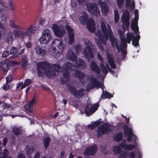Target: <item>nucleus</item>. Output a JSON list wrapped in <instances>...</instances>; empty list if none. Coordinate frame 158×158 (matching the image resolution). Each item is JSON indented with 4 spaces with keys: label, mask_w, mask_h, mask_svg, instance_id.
Returning a JSON list of instances; mask_svg holds the SVG:
<instances>
[{
    "label": "nucleus",
    "mask_w": 158,
    "mask_h": 158,
    "mask_svg": "<svg viewBox=\"0 0 158 158\" xmlns=\"http://www.w3.org/2000/svg\"><path fill=\"white\" fill-rule=\"evenodd\" d=\"M51 37V32L49 29H46L44 30L41 36L39 39L40 44H45L48 43Z\"/></svg>",
    "instance_id": "obj_9"
},
{
    "label": "nucleus",
    "mask_w": 158,
    "mask_h": 158,
    "mask_svg": "<svg viewBox=\"0 0 158 158\" xmlns=\"http://www.w3.org/2000/svg\"><path fill=\"white\" fill-rule=\"evenodd\" d=\"M126 5L127 6L130 3L131 0H126Z\"/></svg>",
    "instance_id": "obj_64"
},
{
    "label": "nucleus",
    "mask_w": 158,
    "mask_h": 158,
    "mask_svg": "<svg viewBox=\"0 0 158 158\" xmlns=\"http://www.w3.org/2000/svg\"><path fill=\"white\" fill-rule=\"evenodd\" d=\"M40 24L42 26L46 25L48 23V21L44 18H41L40 20Z\"/></svg>",
    "instance_id": "obj_41"
},
{
    "label": "nucleus",
    "mask_w": 158,
    "mask_h": 158,
    "mask_svg": "<svg viewBox=\"0 0 158 158\" xmlns=\"http://www.w3.org/2000/svg\"><path fill=\"white\" fill-rule=\"evenodd\" d=\"M46 52V50L42 48L39 46H36L35 48V53L38 56H44Z\"/></svg>",
    "instance_id": "obj_21"
},
{
    "label": "nucleus",
    "mask_w": 158,
    "mask_h": 158,
    "mask_svg": "<svg viewBox=\"0 0 158 158\" xmlns=\"http://www.w3.org/2000/svg\"><path fill=\"white\" fill-rule=\"evenodd\" d=\"M31 43L30 42H27L26 44V47L27 48H29L31 46Z\"/></svg>",
    "instance_id": "obj_58"
},
{
    "label": "nucleus",
    "mask_w": 158,
    "mask_h": 158,
    "mask_svg": "<svg viewBox=\"0 0 158 158\" xmlns=\"http://www.w3.org/2000/svg\"><path fill=\"white\" fill-rule=\"evenodd\" d=\"M7 8L5 4L2 2H0V10H5Z\"/></svg>",
    "instance_id": "obj_42"
},
{
    "label": "nucleus",
    "mask_w": 158,
    "mask_h": 158,
    "mask_svg": "<svg viewBox=\"0 0 158 158\" xmlns=\"http://www.w3.org/2000/svg\"><path fill=\"white\" fill-rule=\"evenodd\" d=\"M85 46L84 50L83 53L88 59L89 58H93L94 55L90 48V45L93 47H94L93 45L89 40H86L85 42Z\"/></svg>",
    "instance_id": "obj_10"
},
{
    "label": "nucleus",
    "mask_w": 158,
    "mask_h": 158,
    "mask_svg": "<svg viewBox=\"0 0 158 158\" xmlns=\"http://www.w3.org/2000/svg\"><path fill=\"white\" fill-rule=\"evenodd\" d=\"M101 27L102 34L99 30L97 31L95 33L96 37H95V39L98 47L102 51L104 50V48L103 46L101 45V44L105 45L106 41L108 39L109 37L113 47L116 48L118 51L119 52L121 51L124 55L126 54L127 43L130 44L132 39V44L133 45L136 47L139 45L140 35H138L135 37L132 33H128L127 34L126 39L121 37V43L119 48L117 45L116 40L113 36L110 26L108 25L106 26L105 23L103 22L101 23Z\"/></svg>",
    "instance_id": "obj_2"
},
{
    "label": "nucleus",
    "mask_w": 158,
    "mask_h": 158,
    "mask_svg": "<svg viewBox=\"0 0 158 158\" xmlns=\"http://www.w3.org/2000/svg\"><path fill=\"white\" fill-rule=\"evenodd\" d=\"M135 17L132 20L131 24L132 29L134 31L136 34L138 31V27L137 25L138 21L139 19L138 10H136L135 11Z\"/></svg>",
    "instance_id": "obj_14"
},
{
    "label": "nucleus",
    "mask_w": 158,
    "mask_h": 158,
    "mask_svg": "<svg viewBox=\"0 0 158 158\" xmlns=\"http://www.w3.org/2000/svg\"><path fill=\"white\" fill-rule=\"evenodd\" d=\"M87 28L89 31L93 33L95 30V27L94 21L91 19H89L87 22Z\"/></svg>",
    "instance_id": "obj_22"
},
{
    "label": "nucleus",
    "mask_w": 158,
    "mask_h": 158,
    "mask_svg": "<svg viewBox=\"0 0 158 158\" xmlns=\"http://www.w3.org/2000/svg\"><path fill=\"white\" fill-rule=\"evenodd\" d=\"M8 152L7 150L5 149L3 150V153H1L0 155V158H6L7 157Z\"/></svg>",
    "instance_id": "obj_36"
},
{
    "label": "nucleus",
    "mask_w": 158,
    "mask_h": 158,
    "mask_svg": "<svg viewBox=\"0 0 158 158\" xmlns=\"http://www.w3.org/2000/svg\"><path fill=\"white\" fill-rule=\"evenodd\" d=\"M97 150V146L94 145L87 148L84 152L85 155H91L94 154Z\"/></svg>",
    "instance_id": "obj_20"
},
{
    "label": "nucleus",
    "mask_w": 158,
    "mask_h": 158,
    "mask_svg": "<svg viewBox=\"0 0 158 158\" xmlns=\"http://www.w3.org/2000/svg\"><path fill=\"white\" fill-rule=\"evenodd\" d=\"M87 19V14L85 12H84L82 13L80 17L79 20L81 23L84 24L86 23Z\"/></svg>",
    "instance_id": "obj_23"
},
{
    "label": "nucleus",
    "mask_w": 158,
    "mask_h": 158,
    "mask_svg": "<svg viewBox=\"0 0 158 158\" xmlns=\"http://www.w3.org/2000/svg\"><path fill=\"white\" fill-rule=\"evenodd\" d=\"M110 126L107 123L101 125L97 129V136L99 137L110 131Z\"/></svg>",
    "instance_id": "obj_13"
},
{
    "label": "nucleus",
    "mask_w": 158,
    "mask_h": 158,
    "mask_svg": "<svg viewBox=\"0 0 158 158\" xmlns=\"http://www.w3.org/2000/svg\"><path fill=\"white\" fill-rule=\"evenodd\" d=\"M75 65H72L71 63L67 62L64 64L63 68L62 69L57 64H52L45 62H41L37 64V69L38 75L42 76L45 74L48 77L52 78L55 76L56 72H63V76L60 78V81L63 84H65L70 81L69 71L70 69L72 72V75L74 77H76L80 80L85 78L84 73L79 70H74V68L77 67L80 69H83L85 67L84 61L79 58L75 62Z\"/></svg>",
    "instance_id": "obj_1"
},
{
    "label": "nucleus",
    "mask_w": 158,
    "mask_h": 158,
    "mask_svg": "<svg viewBox=\"0 0 158 158\" xmlns=\"http://www.w3.org/2000/svg\"><path fill=\"white\" fill-rule=\"evenodd\" d=\"M8 55V53L7 51H4L2 54V56L3 57H6Z\"/></svg>",
    "instance_id": "obj_55"
},
{
    "label": "nucleus",
    "mask_w": 158,
    "mask_h": 158,
    "mask_svg": "<svg viewBox=\"0 0 158 158\" xmlns=\"http://www.w3.org/2000/svg\"><path fill=\"white\" fill-rule=\"evenodd\" d=\"M13 80V77L12 75H10L6 77V83H9Z\"/></svg>",
    "instance_id": "obj_47"
},
{
    "label": "nucleus",
    "mask_w": 158,
    "mask_h": 158,
    "mask_svg": "<svg viewBox=\"0 0 158 158\" xmlns=\"http://www.w3.org/2000/svg\"><path fill=\"white\" fill-rule=\"evenodd\" d=\"M7 62L9 63L10 65L13 66L15 64H19V62H16L15 61H8Z\"/></svg>",
    "instance_id": "obj_50"
},
{
    "label": "nucleus",
    "mask_w": 158,
    "mask_h": 158,
    "mask_svg": "<svg viewBox=\"0 0 158 158\" xmlns=\"http://www.w3.org/2000/svg\"><path fill=\"white\" fill-rule=\"evenodd\" d=\"M7 83H6V84L3 85L2 88L3 89L7 90L9 88V86Z\"/></svg>",
    "instance_id": "obj_54"
},
{
    "label": "nucleus",
    "mask_w": 158,
    "mask_h": 158,
    "mask_svg": "<svg viewBox=\"0 0 158 158\" xmlns=\"http://www.w3.org/2000/svg\"><path fill=\"white\" fill-rule=\"evenodd\" d=\"M122 137L123 134L122 133H119L114 135V139L115 140L117 141H119L122 139Z\"/></svg>",
    "instance_id": "obj_34"
},
{
    "label": "nucleus",
    "mask_w": 158,
    "mask_h": 158,
    "mask_svg": "<svg viewBox=\"0 0 158 158\" xmlns=\"http://www.w3.org/2000/svg\"><path fill=\"white\" fill-rule=\"evenodd\" d=\"M55 23L58 24L61 27L63 26H65L66 27V26H68V25H66L67 24V22L65 19H63L59 22H56Z\"/></svg>",
    "instance_id": "obj_33"
},
{
    "label": "nucleus",
    "mask_w": 158,
    "mask_h": 158,
    "mask_svg": "<svg viewBox=\"0 0 158 158\" xmlns=\"http://www.w3.org/2000/svg\"><path fill=\"white\" fill-rule=\"evenodd\" d=\"M96 2L101 6L102 14L106 15L109 12V8L108 5L105 2L104 0H95Z\"/></svg>",
    "instance_id": "obj_15"
},
{
    "label": "nucleus",
    "mask_w": 158,
    "mask_h": 158,
    "mask_svg": "<svg viewBox=\"0 0 158 158\" xmlns=\"http://www.w3.org/2000/svg\"><path fill=\"white\" fill-rule=\"evenodd\" d=\"M118 33L119 34V35H121V36H122V35H123V32L120 30H118Z\"/></svg>",
    "instance_id": "obj_62"
},
{
    "label": "nucleus",
    "mask_w": 158,
    "mask_h": 158,
    "mask_svg": "<svg viewBox=\"0 0 158 158\" xmlns=\"http://www.w3.org/2000/svg\"><path fill=\"white\" fill-rule=\"evenodd\" d=\"M8 6L11 10H14L15 7L13 2H8Z\"/></svg>",
    "instance_id": "obj_46"
},
{
    "label": "nucleus",
    "mask_w": 158,
    "mask_h": 158,
    "mask_svg": "<svg viewBox=\"0 0 158 158\" xmlns=\"http://www.w3.org/2000/svg\"><path fill=\"white\" fill-rule=\"evenodd\" d=\"M81 48V46L80 45H77L76 46L75 50L76 51L77 53H78V52L79 51V50Z\"/></svg>",
    "instance_id": "obj_57"
},
{
    "label": "nucleus",
    "mask_w": 158,
    "mask_h": 158,
    "mask_svg": "<svg viewBox=\"0 0 158 158\" xmlns=\"http://www.w3.org/2000/svg\"><path fill=\"white\" fill-rule=\"evenodd\" d=\"M13 132L14 134L16 135H19L21 131V129L20 128H19L17 127H14L13 129Z\"/></svg>",
    "instance_id": "obj_35"
},
{
    "label": "nucleus",
    "mask_w": 158,
    "mask_h": 158,
    "mask_svg": "<svg viewBox=\"0 0 158 158\" xmlns=\"http://www.w3.org/2000/svg\"><path fill=\"white\" fill-rule=\"evenodd\" d=\"M20 30H14L12 32V34L16 37L19 38L22 40L28 37L30 38L31 36L35 32L37 28L33 25L26 28L20 27Z\"/></svg>",
    "instance_id": "obj_3"
},
{
    "label": "nucleus",
    "mask_w": 158,
    "mask_h": 158,
    "mask_svg": "<svg viewBox=\"0 0 158 158\" xmlns=\"http://www.w3.org/2000/svg\"><path fill=\"white\" fill-rule=\"evenodd\" d=\"M67 56L69 60L73 61L76 59V56L71 50H69L67 54Z\"/></svg>",
    "instance_id": "obj_24"
},
{
    "label": "nucleus",
    "mask_w": 158,
    "mask_h": 158,
    "mask_svg": "<svg viewBox=\"0 0 158 158\" xmlns=\"http://www.w3.org/2000/svg\"><path fill=\"white\" fill-rule=\"evenodd\" d=\"M122 21L123 23V27L124 30L128 29L129 27L130 15L128 11H124L121 17Z\"/></svg>",
    "instance_id": "obj_12"
},
{
    "label": "nucleus",
    "mask_w": 158,
    "mask_h": 158,
    "mask_svg": "<svg viewBox=\"0 0 158 158\" xmlns=\"http://www.w3.org/2000/svg\"><path fill=\"white\" fill-rule=\"evenodd\" d=\"M13 39V37L12 34L10 33L8 34L6 40V42L8 43H11L12 42Z\"/></svg>",
    "instance_id": "obj_38"
},
{
    "label": "nucleus",
    "mask_w": 158,
    "mask_h": 158,
    "mask_svg": "<svg viewBox=\"0 0 158 158\" xmlns=\"http://www.w3.org/2000/svg\"><path fill=\"white\" fill-rule=\"evenodd\" d=\"M10 24L11 26L12 27H15L17 29H21L20 27H19L17 25H15L14 22L12 21H10Z\"/></svg>",
    "instance_id": "obj_45"
},
{
    "label": "nucleus",
    "mask_w": 158,
    "mask_h": 158,
    "mask_svg": "<svg viewBox=\"0 0 158 158\" xmlns=\"http://www.w3.org/2000/svg\"><path fill=\"white\" fill-rule=\"evenodd\" d=\"M108 62L110 66L112 69H115L116 67L115 64H114V61L113 59L112 58L111 56L108 55Z\"/></svg>",
    "instance_id": "obj_28"
},
{
    "label": "nucleus",
    "mask_w": 158,
    "mask_h": 158,
    "mask_svg": "<svg viewBox=\"0 0 158 158\" xmlns=\"http://www.w3.org/2000/svg\"><path fill=\"white\" fill-rule=\"evenodd\" d=\"M21 64L22 67L25 69H27L29 65L28 64V60L27 57L22 58L21 61Z\"/></svg>",
    "instance_id": "obj_26"
},
{
    "label": "nucleus",
    "mask_w": 158,
    "mask_h": 158,
    "mask_svg": "<svg viewBox=\"0 0 158 158\" xmlns=\"http://www.w3.org/2000/svg\"><path fill=\"white\" fill-rule=\"evenodd\" d=\"M6 15L5 14H3L1 16V20L2 21H5L6 20Z\"/></svg>",
    "instance_id": "obj_51"
},
{
    "label": "nucleus",
    "mask_w": 158,
    "mask_h": 158,
    "mask_svg": "<svg viewBox=\"0 0 158 158\" xmlns=\"http://www.w3.org/2000/svg\"><path fill=\"white\" fill-rule=\"evenodd\" d=\"M34 151V148L32 146L27 148V153L28 155L32 153Z\"/></svg>",
    "instance_id": "obj_40"
},
{
    "label": "nucleus",
    "mask_w": 158,
    "mask_h": 158,
    "mask_svg": "<svg viewBox=\"0 0 158 158\" xmlns=\"http://www.w3.org/2000/svg\"><path fill=\"white\" fill-rule=\"evenodd\" d=\"M88 79L89 81L90 82L86 86L87 90H89L94 87L101 88L103 91L101 96L102 98L104 99L106 98H110L111 97V96L109 93L103 91L104 89L103 84L98 82L96 79L94 78L92 76L89 77Z\"/></svg>",
    "instance_id": "obj_4"
},
{
    "label": "nucleus",
    "mask_w": 158,
    "mask_h": 158,
    "mask_svg": "<svg viewBox=\"0 0 158 158\" xmlns=\"http://www.w3.org/2000/svg\"><path fill=\"white\" fill-rule=\"evenodd\" d=\"M37 102V100L36 98L35 97H34L28 103L30 105V106L32 107L33 105L36 104Z\"/></svg>",
    "instance_id": "obj_37"
},
{
    "label": "nucleus",
    "mask_w": 158,
    "mask_h": 158,
    "mask_svg": "<svg viewBox=\"0 0 158 158\" xmlns=\"http://www.w3.org/2000/svg\"><path fill=\"white\" fill-rule=\"evenodd\" d=\"M90 67L92 70L94 71L97 73H98L100 72L98 66L96 64L94 61H92L90 64Z\"/></svg>",
    "instance_id": "obj_25"
},
{
    "label": "nucleus",
    "mask_w": 158,
    "mask_h": 158,
    "mask_svg": "<svg viewBox=\"0 0 158 158\" xmlns=\"http://www.w3.org/2000/svg\"><path fill=\"white\" fill-rule=\"evenodd\" d=\"M114 16L115 22L116 23L119 19V16L118 12L117 10H114Z\"/></svg>",
    "instance_id": "obj_39"
},
{
    "label": "nucleus",
    "mask_w": 158,
    "mask_h": 158,
    "mask_svg": "<svg viewBox=\"0 0 158 158\" xmlns=\"http://www.w3.org/2000/svg\"><path fill=\"white\" fill-rule=\"evenodd\" d=\"M0 67L2 68L4 71H7L10 68L8 64V62L7 63L5 62H0Z\"/></svg>",
    "instance_id": "obj_27"
},
{
    "label": "nucleus",
    "mask_w": 158,
    "mask_h": 158,
    "mask_svg": "<svg viewBox=\"0 0 158 158\" xmlns=\"http://www.w3.org/2000/svg\"><path fill=\"white\" fill-rule=\"evenodd\" d=\"M52 28L55 35L58 37H62L66 33L64 29L57 24H53Z\"/></svg>",
    "instance_id": "obj_11"
},
{
    "label": "nucleus",
    "mask_w": 158,
    "mask_h": 158,
    "mask_svg": "<svg viewBox=\"0 0 158 158\" xmlns=\"http://www.w3.org/2000/svg\"><path fill=\"white\" fill-rule=\"evenodd\" d=\"M117 1L118 6L120 8L123 4L124 0H117Z\"/></svg>",
    "instance_id": "obj_44"
},
{
    "label": "nucleus",
    "mask_w": 158,
    "mask_h": 158,
    "mask_svg": "<svg viewBox=\"0 0 158 158\" xmlns=\"http://www.w3.org/2000/svg\"><path fill=\"white\" fill-rule=\"evenodd\" d=\"M66 28L67 31L68 35V43L71 44L74 42V30L69 26H66Z\"/></svg>",
    "instance_id": "obj_19"
},
{
    "label": "nucleus",
    "mask_w": 158,
    "mask_h": 158,
    "mask_svg": "<svg viewBox=\"0 0 158 158\" xmlns=\"http://www.w3.org/2000/svg\"><path fill=\"white\" fill-rule=\"evenodd\" d=\"M3 108L4 109L10 108L11 107V106L10 104H7L6 103L3 104Z\"/></svg>",
    "instance_id": "obj_53"
},
{
    "label": "nucleus",
    "mask_w": 158,
    "mask_h": 158,
    "mask_svg": "<svg viewBox=\"0 0 158 158\" xmlns=\"http://www.w3.org/2000/svg\"><path fill=\"white\" fill-rule=\"evenodd\" d=\"M127 7H128L129 6L130 9L131 10H133L135 7V3L134 1H132L131 3V2L130 3L128 4L127 6L126 5Z\"/></svg>",
    "instance_id": "obj_43"
},
{
    "label": "nucleus",
    "mask_w": 158,
    "mask_h": 158,
    "mask_svg": "<svg viewBox=\"0 0 158 158\" xmlns=\"http://www.w3.org/2000/svg\"><path fill=\"white\" fill-rule=\"evenodd\" d=\"M18 51V49L15 47H13L11 48L10 50V53L13 54L16 53Z\"/></svg>",
    "instance_id": "obj_49"
},
{
    "label": "nucleus",
    "mask_w": 158,
    "mask_h": 158,
    "mask_svg": "<svg viewBox=\"0 0 158 158\" xmlns=\"http://www.w3.org/2000/svg\"><path fill=\"white\" fill-rule=\"evenodd\" d=\"M123 129L124 131L125 136H127V140L130 142L131 140L132 137H133L134 140L136 141L137 138L134 135H132V130L131 128H129L127 126H124L123 127Z\"/></svg>",
    "instance_id": "obj_16"
},
{
    "label": "nucleus",
    "mask_w": 158,
    "mask_h": 158,
    "mask_svg": "<svg viewBox=\"0 0 158 158\" xmlns=\"http://www.w3.org/2000/svg\"><path fill=\"white\" fill-rule=\"evenodd\" d=\"M52 47L53 51L52 52L53 54H55L62 52L64 49L65 45L61 40L56 39L52 42Z\"/></svg>",
    "instance_id": "obj_7"
},
{
    "label": "nucleus",
    "mask_w": 158,
    "mask_h": 158,
    "mask_svg": "<svg viewBox=\"0 0 158 158\" xmlns=\"http://www.w3.org/2000/svg\"><path fill=\"white\" fill-rule=\"evenodd\" d=\"M25 156L23 154L21 153L18 154L17 158H25Z\"/></svg>",
    "instance_id": "obj_56"
},
{
    "label": "nucleus",
    "mask_w": 158,
    "mask_h": 158,
    "mask_svg": "<svg viewBox=\"0 0 158 158\" xmlns=\"http://www.w3.org/2000/svg\"><path fill=\"white\" fill-rule=\"evenodd\" d=\"M22 82H19L17 85L16 88H19L21 85H22Z\"/></svg>",
    "instance_id": "obj_61"
},
{
    "label": "nucleus",
    "mask_w": 158,
    "mask_h": 158,
    "mask_svg": "<svg viewBox=\"0 0 158 158\" xmlns=\"http://www.w3.org/2000/svg\"><path fill=\"white\" fill-rule=\"evenodd\" d=\"M17 56V55H13L11 56L10 57V59H13L15 57H16Z\"/></svg>",
    "instance_id": "obj_63"
},
{
    "label": "nucleus",
    "mask_w": 158,
    "mask_h": 158,
    "mask_svg": "<svg viewBox=\"0 0 158 158\" xmlns=\"http://www.w3.org/2000/svg\"><path fill=\"white\" fill-rule=\"evenodd\" d=\"M126 143V141L123 140L120 144V146H116L114 147L113 151L114 154L117 155L120 153L121 152V147L126 150H131L136 146L137 144L135 142V143L132 145L131 144H127Z\"/></svg>",
    "instance_id": "obj_6"
},
{
    "label": "nucleus",
    "mask_w": 158,
    "mask_h": 158,
    "mask_svg": "<svg viewBox=\"0 0 158 158\" xmlns=\"http://www.w3.org/2000/svg\"><path fill=\"white\" fill-rule=\"evenodd\" d=\"M31 79H26L24 81V83L23 84L22 86L21 89H22L29 85H30L31 83Z\"/></svg>",
    "instance_id": "obj_31"
},
{
    "label": "nucleus",
    "mask_w": 158,
    "mask_h": 158,
    "mask_svg": "<svg viewBox=\"0 0 158 158\" xmlns=\"http://www.w3.org/2000/svg\"><path fill=\"white\" fill-rule=\"evenodd\" d=\"M98 105L97 103L92 105H89L85 107V111L87 116H89L98 109Z\"/></svg>",
    "instance_id": "obj_18"
},
{
    "label": "nucleus",
    "mask_w": 158,
    "mask_h": 158,
    "mask_svg": "<svg viewBox=\"0 0 158 158\" xmlns=\"http://www.w3.org/2000/svg\"><path fill=\"white\" fill-rule=\"evenodd\" d=\"M78 1L80 5L86 4L87 10L91 15L96 17L100 15V11L95 4L91 2L89 3V0H78Z\"/></svg>",
    "instance_id": "obj_5"
},
{
    "label": "nucleus",
    "mask_w": 158,
    "mask_h": 158,
    "mask_svg": "<svg viewBox=\"0 0 158 158\" xmlns=\"http://www.w3.org/2000/svg\"><path fill=\"white\" fill-rule=\"evenodd\" d=\"M135 153L133 151L131 152L129 154V157L130 158H135Z\"/></svg>",
    "instance_id": "obj_52"
},
{
    "label": "nucleus",
    "mask_w": 158,
    "mask_h": 158,
    "mask_svg": "<svg viewBox=\"0 0 158 158\" xmlns=\"http://www.w3.org/2000/svg\"><path fill=\"white\" fill-rule=\"evenodd\" d=\"M98 59L101 61V63H100V67L101 71L103 73L102 78L103 79L104 78L105 76L108 73V71H109L113 74L114 75V72L111 70L108 64L104 62L103 59L99 54H98Z\"/></svg>",
    "instance_id": "obj_8"
},
{
    "label": "nucleus",
    "mask_w": 158,
    "mask_h": 158,
    "mask_svg": "<svg viewBox=\"0 0 158 158\" xmlns=\"http://www.w3.org/2000/svg\"><path fill=\"white\" fill-rule=\"evenodd\" d=\"M68 89L71 94L78 98L81 97L84 94L85 92L84 90L82 89L77 91L72 85L69 86Z\"/></svg>",
    "instance_id": "obj_17"
},
{
    "label": "nucleus",
    "mask_w": 158,
    "mask_h": 158,
    "mask_svg": "<svg viewBox=\"0 0 158 158\" xmlns=\"http://www.w3.org/2000/svg\"><path fill=\"white\" fill-rule=\"evenodd\" d=\"M50 140V138L49 137L45 138L44 140V147L46 149L48 146Z\"/></svg>",
    "instance_id": "obj_32"
},
{
    "label": "nucleus",
    "mask_w": 158,
    "mask_h": 158,
    "mask_svg": "<svg viewBox=\"0 0 158 158\" xmlns=\"http://www.w3.org/2000/svg\"><path fill=\"white\" fill-rule=\"evenodd\" d=\"M24 108L27 113H30L32 114V112L33 111L32 107L30 106V105L28 103L25 106Z\"/></svg>",
    "instance_id": "obj_30"
},
{
    "label": "nucleus",
    "mask_w": 158,
    "mask_h": 158,
    "mask_svg": "<svg viewBox=\"0 0 158 158\" xmlns=\"http://www.w3.org/2000/svg\"><path fill=\"white\" fill-rule=\"evenodd\" d=\"M100 124V121H97L96 122H92L90 124L88 125V128L90 129H93L94 127L99 125Z\"/></svg>",
    "instance_id": "obj_29"
},
{
    "label": "nucleus",
    "mask_w": 158,
    "mask_h": 158,
    "mask_svg": "<svg viewBox=\"0 0 158 158\" xmlns=\"http://www.w3.org/2000/svg\"><path fill=\"white\" fill-rule=\"evenodd\" d=\"M40 155L38 152H37L35 155L34 158H39L40 157Z\"/></svg>",
    "instance_id": "obj_60"
},
{
    "label": "nucleus",
    "mask_w": 158,
    "mask_h": 158,
    "mask_svg": "<svg viewBox=\"0 0 158 158\" xmlns=\"http://www.w3.org/2000/svg\"><path fill=\"white\" fill-rule=\"evenodd\" d=\"M127 156V153L124 152L119 156V158H126Z\"/></svg>",
    "instance_id": "obj_48"
},
{
    "label": "nucleus",
    "mask_w": 158,
    "mask_h": 158,
    "mask_svg": "<svg viewBox=\"0 0 158 158\" xmlns=\"http://www.w3.org/2000/svg\"><path fill=\"white\" fill-rule=\"evenodd\" d=\"M7 142V139L6 138H5L3 140V143H2L3 145L4 146H5L6 145Z\"/></svg>",
    "instance_id": "obj_59"
}]
</instances>
